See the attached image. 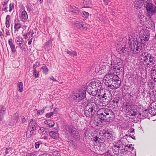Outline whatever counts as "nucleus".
Segmentation results:
<instances>
[{
    "label": "nucleus",
    "instance_id": "2f4dec72",
    "mask_svg": "<svg viewBox=\"0 0 156 156\" xmlns=\"http://www.w3.org/2000/svg\"><path fill=\"white\" fill-rule=\"evenodd\" d=\"M65 52L71 56L74 57L77 56V52L75 51H70L68 49H66Z\"/></svg>",
    "mask_w": 156,
    "mask_h": 156
},
{
    "label": "nucleus",
    "instance_id": "4d7b16f0",
    "mask_svg": "<svg viewBox=\"0 0 156 156\" xmlns=\"http://www.w3.org/2000/svg\"><path fill=\"white\" fill-rule=\"evenodd\" d=\"M10 16L9 15H7L6 16V18H5V21H9L10 18Z\"/></svg>",
    "mask_w": 156,
    "mask_h": 156
},
{
    "label": "nucleus",
    "instance_id": "58836bf2",
    "mask_svg": "<svg viewBox=\"0 0 156 156\" xmlns=\"http://www.w3.org/2000/svg\"><path fill=\"white\" fill-rule=\"evenodd\" d=\"M34 131L32 130L31 129H29L28 128L27 132V134H26V136L27 138H29L32 135Z\"/></svg>",
    "mask_w": 156,
    "mask_h": 156
},
{
    "label": "nucleus",
    "instance_id": "79ce46f5",
    "mask_svg": "<svg viewBox=\"0 0 156 156\" xmlns=\"http://www.w3.org/2000/svg\"><path fill=\"white\" fill-rule=\"evenodd\" d=\"M40 65L39 62H36L33 66V69H36V68Z\"/></svg>",
    "mask_w": 156,
    "mask_h": 156
},
{
    "label": "nucleus",
    "instance_id": "473e14b6",
    "mask_svg": "<svg viewBox=\"0 0 156 156\" xmlns=\"http://www.w3.org/2000/svg\"><path fill=\"white\" fill-rule=\"evenodd\" d=\"M128 111L129 112L130 115L132 116H135L136 115H138V114L137 109H133L130 110H128Z\"/></svg>",
    "mask_w": 156,
    "mask_h": 156
},
{
    "label": "nucleus",
    "instance_id": "f8f14e48",
    "mask_svg": "<svg viewBox=\"0 0 156 156\" xmlns=\"http://www.w3.org/2000/svg\"><path fill=\"white\" fill-rule=\"evenodd\" d=\"M142 32H144L143 34H141L140 36V42H142V41H148L149 39L148 32L146 31H145L144 30H142L140 31V33Z\"/></svg>",
    "mask_w": 156,
    "mask_h": 156
},
{
    "label": "nucleus",
    "instance_id": "69168bd1",
    "mask_svg": "<svg viewBox=\"0 0 156 156\" xmlns=\"http://www.w3.org/2000/svg\"><path fill=\"white\" fill-rule=\"evenodd\" d=\"M49 79L50 80H52L53 81H56V82L58 81L57 80H56V79H55L54 78V77L53 76H50L49 77Z\"/></svg>",
    "mask_w": 156,
    "mask_h": 156
},
{
    "label": "nucleus",
    "instance_id": "9d476101",
    "mask_svg": "<svg viewBox=\"0 0 156 156\" xmlns=\"http://www.w3.org/2000/svg\"><path fill=\"white\" fill-rule=\"evenodd\" d=\"M117 51L120 54H122L123 55H129L130 52V49L129 48L122 47L121 46L117 48Z\"/></svg>",
    "mask_w": 156,
    "mask_h": 156
},
{
    "label": "nucleus",
    "instance_id": "393cba45",
    "mask_svg": "<svg viewBox=\"0 0 156 156\" xmlns=\"http://www.w3.org/2000/svg\"><path fill=\"white\" fill-rule=\"evenodd\" d=\"M144 1V0H135L134 2V4L136 8L137 9L141 8Z\"/></svg>",
    "mask_w": 156,
    "mask_h": 156
},
{
    "label": "nucleus",
    "instance_id": "8fccbe9b",
    "mask_svg": "<svg viewBox=\"0 0 156 156\" xmlns=\"http://www.w3.org/2000/svg\"><path fill=\"white\" fill-rule=\"evenodd\" d=\"M50 41H48L44 45V47L45 48H48L50 47Z\"/></svg>",
    "mask_w": 156,
    "mask_h": 156
},
{
    "label": "nucleus",
    "instance_id": "5fc2aeb1",
    "mask_svg": "<svg viewBox=\"0 0 156 156\" xmlns=\"http://www.w3.org/2000/svg\"><path fill=\"white\" fill-rule=\"evenodd\" d=\"M154 66H152V69L151 71V73H153V72H156V65H154Z\"/></svg>",
    "mask_w": 156,
    "mask_h": 156
},
{
    "label": "nucleus",
    "instance_id": "e2e57ef3",
    "mask_svg": "<svg viewBox=\"0 0 156 156\" xmlns=\"http://www.w3.org/2000/svg\"><path fill=\"white\" fill-rule=\"evenodd\" d=\"M106 156H112L109 151H108L105 154Z\"/></svg>",
    "mask_w": 156,
    "mask_h": 156
},
{
    "label": "nucleus",
    "instance_id": "680f3d73",
    "mask_svg": "<svg viewBox=\"0 0 156 156\" xmlns=\"http://www.w3.org/2000/svg\"><path fill=\"white\" fill-rule=\"evenodd\" d=\"M39 156H51L50 154L48 153H44L39 155Z\"/></svg>",
    "mask_w": 156,
    "mask_h": 156
},
{
    "label": "nucleus",
    "instance_id": "6ab92c4d",
    "mask_svg": "<svg viewBox=\"0 0 156 156\" xmlns=\"http://www.w3.org/2000/svg\"><path fill=\"white\" fill-rule=\"evenodd\" d=\"M119 98L118 97H114L113 99H111V100H112V101L111 102L112 103L111 104L114 106L116 108L119 107L120 106V104L119 101Z\"/></svg>",
    "mask_w": 156,
    "mask_h": 156
},
{
    "label": "nucleus",
    "instance_id": "6e6d98bb",
    "mask_svg": "<svg viewBox=\"0 0 156 156\" xmlns=\"http://www.w3.org/2000/svg\"><path fill=\"white\" fill-rule=\"evenodd\" d=\"M23 42H22L18 43L16 44L19 46L20 49H23Z\"/></svg>",
    "mask_w": 156,
    "mask_h": 156
},
{
    "label": "nucleus",
    "instance_id": "f704fd0d",
    "mask_svg": "<svg viewBox=\"0 0 156 156\" xmlns=\"http://www.w3.org/2000/svg\"><path fill=\"white\" fill-rule=\"evenodd\" d=\"M41 69L43 70V74L45 75L48 74L49 69L46 65L42 66L41 68Z\"/></svg>",
    "mask_w": 156,
    "mask_h": 156
},
{
    "label": "nucleus",
    "instance_id": "9b49d317",
    "mask_svg": "<svg viewBox=\"0 0 156 156\" xmlns=\"http://www.w3.org/2000/svg\"><path fill=\"white\" fill-rule=\"evenodd\" d=\"M122 66H118L117 67H110V72L111 73V71H114V73L115 75H119L120 73H122L123 71V68Z\"/></svg>",
    "mask_w": 156,
    "mask_h": 156
},
{
    "label": "nucleus",
    "instance_id": "bb28decb",
    "mask_svg": "<svg viewBox=\"0 0 156 156\" xmlns=\"http://www.w3.org/2000/svg\"><path fill=\"white\" fill-rule=\"evenodd\" d=\"M155 105L154 106H152L151 105H150V109H149V112H150V114L155 115H156V112H155L156 108L155 106Z\"/></svg>",
    "mask_w": 156,
    "mask_h": 156
},
{
    "label": "nucleus",
    "instance_id": "37998d69",
    "mask_svg": "<svg viewBox=\"0 0 156 156\" xmlns=\"http://www.w3.org/2000/svg\"><path fill=\"white\" fill-rule=\"evenodd\" d=\"M36 110L37 111V115H42L44 113V109H42L40 110H37V109H36Z\"/></svg>",
    "mask_w": 156,
    "mask_h": 156
},
{
    "label": "nucleus",
    "instance_id": "0e129e2a",
    "mask_svg": "<svg viewBox=\"0 0 156 156\" xmlns=\"http://www.w3.org/2000/svg\"><path fill=\"white\" fill-rule=\"evenodd\" d=\"M27 10L29 12L31 11V9L29 5H27L26 6Z\"/></svg>",
    "mask_w": 156,
    "mask_h": 156
},
{
    "label": "nucleus",
    "instance_id": "e433bc0d",
    "mask_svg": "<svg viewBox=\"0 0 156 156\" xmlns=\"http://www.w3.org/2000/svg\"><path fill=\"white\" fill-rule=\"evenodd\" d=\"M15 41L16 44L19 43L24 42L23 38L19 36L16 37Z\"/></svg>",
    "mask_w": 156,
    "mask_h": 156
},
{
    "label": "nucleus",
    "instance_id": "052dcab7",
    "mask_svg": "<svg viewBox=\"0 0 156 156\" xmlns=\"http://www.w3.org/2000/svg\"><path fill=\"white\" fill-rule=\"evenodd\" d=\"M5 25L7 28H9L10 27V23L9 21H5Z\"/></svg>",
    "mask_w": 156,
    "mask_h": 156
},
{
    "label": "nucleus",
    "instance_id": "3c124183",
    "mask_svg": "<svg viewBox=\"0 0 156 156\" xmlns=\"http://www.w3.org/2000/svg\"><path fill=\"white\" fill-rule=\"evenodd\" d=\"M88 100H87V99H85V101L84 100L82 101V102L81 103V104H82L83 106H85L86 105V103L87 104V102H88Z\"/></svg>",
    "mask_w": 156,
    "mask_h": 156
},
{
    "label": "nucleus",
    "instance_id": "09e8293b",
    "mask_svg": "<svg viewBox=\"0 0 156 156\" xmlns=\"http://www.w3.org/2000/svg\"><path fill=\"white\" fill-rule=\"evenodd\" d=\"M53 112H50L49 113H47L46 115V117L47 118H50L53 115Z\"/></svg>",
    "mask_w": 156,
    "mask_h": 156
},
{
    "label": "nucleus",
    "instance_id": "2eb2a0df",
    "mask_svg": "<svg viewBox=\"0 0 156 156\" xmlns=\"http://www.w3.org/2000/svg\"><path fill=\"white\" fill-rule=\"evenodd\" d=\"M112 150L114 154L117 156L119 155L122 156V154H124L123 152L125 151V150L123 149H121L120 148H118L114 145L113 147Z\"/></svg>",
    "mask_w": 156,
    "mask_h": 156
},
{
    "label": "nucleus",
    "instance_id": "72a5a7b5",
    "mask_svg": "<svg viewBox=\"0 0 156 156\" xmlns=\"http://www.w3.org/2000/svg\"><path fill=\"white\" fill-rule=\"evenodd\" d=\"M17 86L18 87V91L20 92H22L23 91V83L21 82H19L17 84Z\"/></svg>",
    "mask_w": 156,
    "mask_h": 156
},
{
    "label": "nucleus",
    "instance_id": "13d9d810",
    "mask_svg": "<svg viewBox=\"0 0 156 156\" xmlns=\"http://www.w3.org/2000/svg\"><path fill=\"white\" fill-rule=\"evenodd\" d=\"M34 145L35 148H38L39 147L40 143H39L38 142H36L35 143Z\"/></svg>",
    "mask_w": 156,
    "mask_h": 156
},
{
    "label": "nucleus",
    "instance_id": "c03bdc74",
    "mask_svg": "<svg viewBox=\"0 0 156 156\" xmlns=\"http://www.w3.org/2000/svg\"><path fill=\"white\" fill-rule=\"evenodd\" d=\"M82 15L83 17L85 19H86L88 17L89 13L87 12H83V13Z\"/></svg>",
    "mask_w": 156,
    "mask_h": 156
},
{
    "label": "nucleus",
    "instance_id": "a878e982",
    "mask_svg": "<svg viewBox=\"0 0 156 156\" xmlns=\"http://www.w3.org/2000/svg\"><path fill=\"white\" fill-rule=\"evenodd\" d=\"M33 120L31 119L30 123L29 124L28 128L31 130L33 131H34L36 129V127L34 123H33Z\"/></svg>",
    "mask_w": 156,
    "mask_h": 156
},
{
    "label": "nucleus",
    "instance_id": "7c9ffc66",
    "mask_svg": "<svg viewBox=\"0 0 156 156\" xmlns=\"http://www.w3.org/2000/svg\"><path fill=\"white\" fill-rule=\"evenodd\" d=\"M44 122L45 124L47 125V127H53L55 125L54 121L51 120H46Z\"/></svg>",
    "mask_w": 156,
    "mask_h": 156
},
{
    "label": "nucleus",
    "instance_id": "a19ab883",
    "mask_svg": "<svg viewBox=\"0 0 156 156\" xmlns=\"http://www.w3.org/2000/svg\"><path fill=\"white\" fill-rule=\"evenodd\" d=\"M151 73L152 79H154V81L156 82V72H153V73Z\"/></svg>",
    "mask_w": 156,
    "mask_h": 156
},
{
    "label": "nucleus",
    "instance_id": "5701e85b",
    "mask_svg": "<svg viewBox=\"0 0 156 156\" xmlns=\"http://www.w3.org/2000/svg\"><path fill=\"white\" fill-rule=\"evenodd\" d=\"M8 44L10 46L12 52L14 53L16 51V49L15 48V45L13 42H12V40L11 38L8 40Z\"/></svg>",
    "mask_w": 156,
    "mask_h": 156
},
{
    "label": "nucleus",
    "instance_id": "b1692460",
    "mask_svg": "<svg viewBox=\"0 0 156 156\" xmlns=\"http://www.w3.org/2000/svg\"><path fill=\"white\" fill-rule=\"evenodd\" d=\"M99 113L98 114V117L101 121H105L107 120L108 118L111 117V116H108L105 115V114H103L99 112Z\"/></svg>",
    "mask_w": 156,
    "mask_h": 156
},
{
    "label": "nucleus",
    "instance_id": "1a4fd4ad",
    "mask_svg": "<svg viewBox=\"0 0 156 156\" xmlns=\"http://www.w3.org/2000/svg\"><path fill=\"white\" fill-rule=\"evenodd\" d=\"M150 112H149L148 110L142 109L140 112H138V115L137 116V117L140 119H144L147 118Z\"/></svg>",
    "mask_w": 156,
    "mask_h": 156
},
{
    "label": "nucleus",
    "instance_id": "4c0bfd02",
    "mask_svg": "<svg viewBox=\"0 0 156 156\" xmlns=\"http://www.w3.org/2000/svg\"><path fill=\"white\" fill-rule=\"evenodd\" d=\"M104 93H106V92L103 91V90L100 89V90H98L97 93L98 94V96L100 98H102L103 96L104 95Z\"/></svg>",
    "mask_w": 156,
    "mask_h": 156
},
{
    "label": "nucleus",
    "instance_id": "0eeeda50",
    "mask_svg": "<svg viewBox=\"0 0 156 156\" xmlns=\"http://www.w3.org/2000/svg\"><path fill=\"white\" fill-rule=\"evenodd\" d=\"M66 129L76 140H80L79 132L74 126L72 125L67 126L66 128Z\"/></svg>",
    "mask_w": 156,
    "mask_h": 156
},
{
    "label": "nucleus",
    "instance_id": "7ed1b4c3",
    "mask_svg": "<svg viewBox=\"0 0 156 156\" xmlns=\"http://www.w3.org/2000/svg\"><path fill=\"white\" fill-rule=\"evenodd\" d=\"M98 107L97 104L93 102L88 103L85 108V116L89 118L93 116L98 110Z\"/></svg>",
    "mask_w": 156,
    "mask_h": 156
},
{
    "label": "nucleus",
    "instance_id": "c9c22d12",
    "mask_svg": "<svg viewBox=\"0 0 156 156\" xmlns=\"http://www.w3.org/2000/svg\"><path fill=\"white\" fill-rule=\"evenodd\" d=\"M21 27V24L20 23H15L14 28L15 31H18L19 29Z\"/></svg>",
    "mask_w": 156,
    "mask_h": 156
},
{
    "label": "nucleus",
    "instance_id": "338daca9",
    "mask_svg": "<svg viewBox=\"0 0 156 156\" xmlns=\"http://www.w3.org/2000/svg\"><path fill=\"white\" fill-rule=\"evenodd\" d=\"M103 1L104 2L106 5H108V2H110V1L108 0H103Z\"/></svg>",
    "mask_w": 156,
    "mask_h": 156
},
{
    "label": "nucleus",
    "instance_id": "412c9836",
    "mask_svg": "<svg viewBox=\"0 0 156 156\" xmlns=\"http://www.w3.org/2000/svg\"><path fill=\"white\" fill-rule=\"evenodd\" d=\"M19 17L21 19V21L25 22L26 20L28 19V16L27 12L24 10L22 12L21 15Z\"/></svg>",
    "mask_w": 156,
    "mask_h": 156
},
{
    "label": "nucleus",
    "instance_id": "dca6fc26",
    "mask_svg": "<svg viewBox=\"0 0 156 156\" xmlns=\"http://www.w3.org/2000/svg\"><path fill=\"white\" fill-rule=\"evenodd\" d=\"M125 143L122 140H118L115 143L114 145L118 148L121 149H122L125 150L124 148L126 147Z\"/></svg>",
    "mask_w": 156,
    "mask_h": 156
},
{
    "label": "nucleus",
    "instance_id": "ddd939ff",
    "mask_svg": "<svg viewBox=\"0 0 156 156\" xmlns=\"http://www.w3.org/2000/svg\"><path fill=\"white\" fill-rule=\"evenodd\" d=\"M122 60L118 58H116L112 62L110 67H117L118 66H122Z\"/></svg>",
    "mask_w": 156,
    "mask_h": 156
},
{
    "label": "nucleus",
    "instance_id": "4468645a",
    "mask_svg": "<svg viewBox=\"0 0 156 156\" xmlns=\"http://www.w3.org/2000/svg\"><path fill=\"white\" fill-rule=\"evenodd\" d=\"M75 26L77 28L81 30H86L88 24L82 22L76 21L74 23Z\"/></svg>",
    "mask_w": 156,
    "mask_h": 156
},
{
    "label": "nucleus",
    "instance_id": "423d86ee",
    "mask_svg": "<svg viewBox=\"0 0 156 156\" xmlns=\"http://www.w3.org/2000/svg\"><path fill=\"white\" fill-rule=\"evenodd\" d=\"M144 61L147 65H149L150 63H153L155 62V57L151 54L148 52H143L141 54Z\"/></svg>",
    "mask_w": 156,
    "mask_h": 156
},
{
    "label": "nucleus",
    "instance_id": "4be33fe9",
    "mask_svg": "<svg viewBox=\"0 0 156 156\" xmlns=\"http://www.w3.org/2000/svg\"><path fill=\"white\" fill-rule=\"evenodd\" d=\"M49 136L52 139H57L59 137V134L57 131H51L49 133Z\"/></svg>",
    "mask_w": 156,
    "mask_h": 156
},
{
    "label": "nucleus",
    "instance_id": "de8ad7c7",
    "mask_svg": "<svg viewBox=\"0 0 156 156\" xmlns=\"http://www.w3.org/2000/svg\"><path fill=\"white\" fill-rule=\"evenodd\" d=\"M36 153L35 152H33L32 153H28L26 156H36Z\"/></svg>",
    "mask_w": 156,
    "mask_h": 156
},
{
    "label": "nucleus",
    "instance_id": "49530a36",
    "mask_svg": "<svg viewBox=\"0 0 156 156\" xmlns=\"http://www.w3.org/2000/svg\"><path fill=\"white\" fill-rule=\"evenodd\" d=\"M9 12H11L14 8V4L13 3H10L9 5Z\"/></svg>",
    "mask_w": 156,
    "mask_h": 156
},
{
    "label": "nucleus",
    "instance_id": "a18cd8bd",
    "mask_svg": "<svg viewBox=\"0 0 156 156\" xmlns=\"http://www.w3.org/2000/svg\"><path fill=\"white\" fill-rule=\"evenodd\" d=\"M91 140L92 141L95 142L96 143H98L100 140V139H98L97 136L94 137L93 138H92Z\"/></svg>",
    "mask_w": 156,
    "mask_h": 156
},
{
    "label": "nucleus",
    "instance_id": "864d4df0",
    "mask_svg": "<svg viewBox=\"0 0 156 156\" xmlns=\"http://www.w3.org/2000/svg\"><path fill=\"white\" fill-rule=\"evenodd\" d=\"M51 156H59V154L58 153V151H54L53 152Z\"/></svg>",
    "mask_w": 156,
    "mask_h": 156
},
{
    "label": "nucleus",
    "instance_id": "aec40b11",
    "mask_svg": "<svg viewBox=\"0 0 156 156\" xmlns=\"http://www.w3.org/2000/svg\"><path fill=\"white\" fill-rule=\"evenodd\" d=\"M6 108L3 105L0 106V121L2 120L5 113Z\"/></svg>",
    "mask_w": 156,
    "mask_h": 156
},
{
    "label": "nucleus",
    "instance_id": "c85d7f7f",
    "mask_svg": "<svg viewBox=\"0 0 156 156\" xmlns=\"http://www.w3.org/2000/svg\"><path fill=\"white\" fill-rule=\"evenodd\" d=\"M9 0H5V1L2 3V5L3 7L2 8V10L5 11V12H7L8 11L7 10L8 7V3Z\"/></svg>",
    "mask_w": 156,
    "mask_h": 156
},
{
    "label": "nucleus",
    "instance_id": "6e6552de",
    "mask_svg": "<svg viewBox=\"0 0 156 156\" xmlns=\"http://www.w3.org/2000/svg\"><path fill=\"white\" fill-rule=\"evenodd\" d=\"M146 9L148 17L150 18L155 14L156 8L155 6L153 4L150 3H147L146 5Z\"/></svg>",
    "mask_w": 156,
    "mask_h": 156
},
{
    "label": "nucleus",
    "instance_id": "39448f33",
    "mask_svg": "<svg viewBox=\"0 0 156 156\" xmlns=\"http://www.w3.org/2000/svg\"><path fill=\"white\" fill-rule=\"evenodd\" d=\"M87 87H83L78 91L74 92L70 97L73 100L78 102L84 99L86 96Z\"/></svg>",
    "mask_w": 156,
    "mask_h": 156
},
{
    "label": "nucleus",
    "instance_id": "774afa93",
    "mask_svg": "<svg viewBox=\"0 0 156 156\" xmlns=\"http://www.w3.org/2000/svg\"><path fill=\"white\" fill-rule=\"evenodd\" d=\"M5 31H6V34L7 35H8V36L10 35V32H9V30H8V29H6V30H5Z\"/></svg>",
    "mask_w": 156,
    "mask_h": 156
},
{
    "label": "nucleus",
    "instance_id": "f03ea898",
    "mask_svg": "<svg viewBox=\"0 0 156 156\" xmlns=\"http://www.w3.org/2000/svg\"><path fill=\"white\" fill-rule=\"evenodd\" d=\"M102 87L101 83L98 80H95L91 82L87 87V91L89 94L93 96H96L98 90Z\"/></svg>",
    "mask_w": 156,
    "mask_h": 156
},
{
    "label": "nucleus",
    "instance_id": "ea45409f",
    "mask_svg": "<svg viewBox=\"0 0 156 156\" xmlns=\"http://www.w3.org/2000/svg\"><path fill=\"white\" fill-rule=\"evenodd\" d=\"M33 75L35 78H38L39 75V72L38 71H37L36 69H33Z\"/></svg>",
    "mask_w": 156,
    "mask_h": 156
},
{
    "label": "nucleus",
    "instance_id": "a211bd4d",
    "mask_svg": "<svg viewBox=\"0 0 156 156\" xmlns=\"http://www.w3.org/2000/svg\"><path fill=\"white\" fill-rule=\"evenodd\" d=\"M102 99L105 100V102H108L111 100V94L109 91H107L106 93H104V95Z\"/></svg>",
    "mask_w": 156,
    "mask_h": 156
},
{
    "label": "nucleus",
    "instance_id": "20e7f679",
    "mask_svg": "<svg viewBox=\"0 0 156 156\" xmlns=\"http://www.w3.org/2000/svg\"><path fill=\"white\" fill-rule=\"evenodd\" d=\"M144 44L139 38L134 39L132 44H130L131 49L134 55H136L137 54H141L144 52L143 46Z\"/></svg>",
    "mask_w": 156,
    "mask_h": 156
},
{
    "label": "nucleus",
    "instance_id": "cd10ccee",
    "mask_svg": "<svg viewBox=\"0 0 156 156\" xmlns=\"http://www.w3.org/2000/svg\"><path fill=\"white\" fill-rule=\"evenodd\" d=\"M103 136L105 137L106 136H112V134L111 131H110L108 129H106L103 130Z\"/></svg>",
    "mask_w": 156,
    "mask_h": 156
},
{
    "label": "nucleus",
    "instance_id": "603ef678",
    "mask_svg": "<svg viewBox=\"0 0 156 156\" xmlns=\"http://www.w3.org/2000/svg\"><path fill=\"white\" fill-rule=\"evenodd\" d=\"M148 85L149 87H153L154 86V84L151 81L148 82Z\"/></svg>",
    "mask_w": 156,
    "mask_h": 156
},
{
    "label": "nucleus",
    "instance_id": "bf43d9fd",
    "mask_svg": "<svg viewBox=\"0 0 156 156\" xmlns=\"http://www.w3.org/2000/svg\"><path fill=\"white\" fill-rule=\"evenodd\" d=\"M39 132L40 133H42V134H45V133L46 132H45L44 133V129H42L41 128L40 131Z\"/></svg>",
    "mask_w": 156,
    "mask_h": 156
},
{
    "label": "nucleus",
    "instance_id": "f3484780",
    "mask_svg": "<svg viewBox=\"0 0 156 156\" xmlns=\"http://www.w3.org/2000/svg\"><path fill=\"white\" fill-rule=\"evenodd\" d=\"M99 112L103 114H105V115L108 116H111L113 113V112L111 110L107 108H103L101 109Z\"/></svg>",
    "mask_w": 156,
    "mask_h": 156
},
{
    "label": "nucleus",
    "instance_id": "c756f323",
    "mask_svg": "<svg viewBox=\"0 0 156 156\" xmlns=\"http://www.w3.org/2000/svg\"><path fill=\"white\" fill-rule=\"evenodd\" d=\"M69 9L70 11L73 12L78 13L79 12L78 8L75 6H69Z\"/></svg>",
    "mask_w": 156,
    "mask_h": 156
},
{
    "label": "nucleus",
    "instance_id": "f257e3e1",
    "mask_svg": "<svg viewBox=\"0 0 156 156\" xmlns=\"http://www.w3.org/2000/svg\"><path fill=\"white\" fill-rule=\"evenodd\" d=\"M103 82L105 85L110 89L119 88L121 84V80L118 76L111 72L104 76Z\"/></svg>",
    "mask_w": 156,
    "mask_h": 156
}]
</instances>
